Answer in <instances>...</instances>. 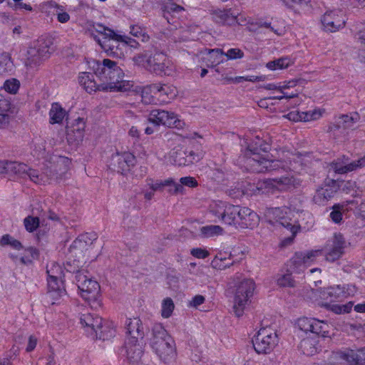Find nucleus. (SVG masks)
Returning <instances> with one entry per match:
<instances>
[{
	"label": "nucleus",
	"mask_w": 365,
	"mask_h": 365,
	"mask_svg": "<svg viewBox=\"0 0 365 365\" xmlns=\"http://www.w3.org/2000/svg\"><path fill=\"white\" fill-rule=\"evenodd\" d=\"M95 74L102 81L100 89L109 92H126L133 87V82L123 79L125 74L117 62L104 59L97 63Z\"/></svg>",
	"instance_id": "1"
},
{
	"label": "nucleus",
	"mask_w": 365,
	"mask_h": 365,
	"mask_svg": "<svg viewBox=\"0 0 365 365\" xmlns=\"http://www.w3.org/2000/svg\"><path fill=\"white\" fill-rule=\"evenodd\" d=\"M47 163L43 173L28 167L26 177L36 184L45 185L52 182H59L67 173L69 166L68 158L52 155L46 160Z\"/></svg>",
	"instance_id": "2"
},
{
	"label": "nucleus",
	"mask_w": 365,
	"mask_h": 365,
	"mask_svg": "<svg viewBox=\"0 0 365 365\" xmlns=\"http://www.w3.org/2000/svg\"><path fill=\"white\" fill-rule=\"evenodd\" d=\"M150 346L161 362L170 364L175 361L176 356L175 341L160 324H155L153 328Z\"/></svg>",
	"instance_id": "3"
},
{
	"label": "nucleus",
	"mask_w": 365,
	"mask_h": 365,
	"mask_svg": "<svg viewBox=\"0 0 365 365\" xmlns=\"http://www.w3.org/2000/svg\"><path fill=\"white\" fill-rule=\"evenodd\" d=\"M229 289L235 288L233 293V312L236 317H242L255 289V283L253 279H242L239 274L230 279L227 284Z\"/></svg>",
	"instance_id": "4"
},
{
	"label": "nucleus",
	"mask_w": 365,
	"mask_h": 365,
	"mask_svg": "<svg viewBox=\"0 0 365 365\" xmlns=\"http://www.w3.org/2000/svg\"><path fill=\"white\" fill-rule=\"evenodd\" d=\"M314 301L320 306L329 307L333 312L341 314L349 313L353 307L352 302L343 305L333 304L344 297V292L339 286L327 288L324 290H317L312 292Z\"/></svg>",
	"instance_id": "5"
},
{
	"label": "nucleus",
	"mask_w": 365,
	"mask_h": 365,
	"mask_svg": "<svg viewBox=\"0 0 365 365\" xmlns=\"http://www.w3.org/2000/svg\"><path fill=\"white\" fill-rule=\"evenodd\" d=\"M315 257L314 252H299L287 264V272H280L275 277L276 283L282 287L294 286V280L292 277L293 273H300L307 269Z\"/></svg>",
	"instance_id": "6"
},
{
	"label": "nucleus",
	"mask_w": 365,
	"mask_h": 365,
	"mask_svg": "<svg viewBox=\"0 0 365 365\" xmlns=\"http://www.w3.org/2000/svg\"><path fill=\"white\" fill-rule=\"evenodd\" d=\"M47 273V298L52 304H59L61 299L66 295L63 280V269L59 264L53 262L48 266Z\"/></svg>",
	"instance_id": "7"
},
{
	"label": "nucleus",
	"mask_w": 365,
	"mask_h": 365,
	"mask_svg": "<svg viewBox=\"0 0 365 365\" xmlns=\"http://www.w3.org/2000/svg\"><path fill=\"white\" fill-rule=\"evenodd\" d=\"M76 279L81 297L91 308L95 309L100 308L102 306V301L98 282L83 272H78Z\"/></svg>",
	"instance_id": "8"
},
{
	"label": "nucleus",
	"mask_w": 365,
	"mask_h": 365,
	"mask_svg": "<svg viewBox=\"0 0 365 365\" xmlns=\"http://www.w3.org/2000/svg\"><path fill=\"white\" fill-rule=\"evenodd\" d=\"M252 345L259 354L271 353L278 343L276 331L271 327H262L253 336Z\"/></svg>",
	"instance_id": "9"
},
{
	"label": "nucleus",
	"mask_w": 365,
	"mask_h": 365,
	"mask_svg": "<svg viewBox=\"0 0 365 365\" xmlns=\"http://www.w3.org/2000/svg\"><path fill=\"white\" fill-rule=\"evenodd\" d=\"M272 212L276 217L277 221L291 233V236L282 240L279 244L280 248H286L287 245L292 243L300 227L295 220H292V217L294 216V212L290 208L287 207L282 208L276 207L273 210Z\"/></svg>",
	"instance_id": "10"
},
{
	"label": "nucleus",
	"mask_w": 365,
	"mask_h": 365,
	"mask_svg": "<svg viewBox=\"0 0 365 365\" xmlns=\"http://www.w3.org/2000/svg\"><path fill=\"white\" fill-rule=\"evenodd\" d=\"M246 155L247 157L245 162V165L252 172H270L282 168L280 161L262 158L255 149H248Z\"/></svg>",
	"instance_id": "11"
},
{
	"label": "nucleus",
	"mask_w": 365,
	"mask_h": 365,
	"mask_svg": "<svg viewBox=\"0 0 365 365\" xmlns=\"http://www.w3.org/2000/svg\"><path fill=\"white\" fill-rule=\"evenodd\" d=\"M297 327L304 332H311L322 337L329 336V324L316 318L301 317L296 322Z\"/></svg>",
	"instance_id": "12"
},
{
	"label": "nucleus",
	"mask_w": 365,
	"mask_h": 365,
	"mask_svg": "<svg viewBox=\"0 0 365 365\" xmlns=\"http://www.w3.org/2000/svg\"><path fill=\"white\" fill-rule=\"evenodd\" d=\"M135 163V157L131 153H116L111 155L108 167L114 172L124 175L130 170Z\"/></svg>",
	"instance_id": "13"
},
{
	"label": "nucleus",
	"mask_w": 365,
	"mask_h": 365,
	"mask_svg": "<svg viewBox=\"0 0 365 365\" xmlns=\"http://www.w3.org/2000/svg\"><path fill=\"white\" fill-rule=\"evenodd\" d=\"M323 29L326 31L336 32L346 25V17L341 9L327 11L321 19Z\"/></svg>",
	"instance_id": "14"
},
{
	"label": "nucleus",
	"mask_w": 365,
	"mask_h": 365,
	"mask_svg": "<svg viewBox=\"0 0 365 365\" xmlns=\"http://www.w3.org/2000/svg\"><path fill=\"white\" fill-rule=\"evenodd\" d=\"M200 158V155L193 151L187 152L180 147L175 148L169 153L170 162L178 166H188L197 162Z\"/></svg>",
	"instance_id": "15"
},
{
	"label": "nucleus",
	"mask_w": 365,
	"mask_h": 365,
	"mask_svg": "<svg viewBox=\"0 0 365 365\" xmlns=\"http://www.w3.org/2000/svg\"><path fill=\"white\" fill-rule=\"evenodd\" d=\"M142 340L136 339H126L125 345L121 349V354L131 363L138 362L143 354Z\"/></svg>",
	"instance_id": "16"
},
{
	"label": "nucleus",
	"mask_w": 365,
	"mask_h": 365,
	"mask_svg": "<svg viewBox=\"0 0 365 365\" xmlns=\"http://www.w3.org/2000/svg\"><path fill=\"white\" fill-rule=\"evenodd\" d=\"M71 250H77L79 251H87L89 250L103 249L101 242L94 233H86L79 235L70 247Z\"/></svg>",
	"instance_id": "17"
},
{
	"label": "nucleus",
	"mask_w": 365,
	"mask_h": 365,
	"mask_svg": "<svg viewBox=\"0 0 365 365\" xmlns=\"http://www.w3.org/2000/svg\"><path fill=\"white\" fill-rule=\"evenodd\" d=\"M331 168L336 173L345 174L365 167V155L357 160L348 163V158L343 156L330 164Z\"/></svg>",
	"instance_id": "18"
},
{
	"label": "nucleus",
	"mask_w": 365,
	"mask_h": 365,
	"mask_svg": "<svg viewBox=\"0 0 365 365\" xmlns=\"http://www.w3.org/2000/svg\"><path fill=\"white\" fill-rule=\"evenodd\" d=\"M115 37L108 36L103 37V38L96 36L95 39L108 55L118 56L119 55L118 53L119 43L120 41L127 42V41L121 35L115 34ZM128 43H129V41H128Z\"/></svg>",
	"instance_id": "19"
},
{
	"label": "nucleus",
	"mask_w": 365,
	"mask_h": 365,
	"mask_svg": "<svg viewBox=\"0 0 365 365\" xmlns=\"http://www.w3.org/2000/svg\"><path fill=\"white\" fill-rule=\"evenodd\" d=\"M340 358L348 363L354 364H365V349L352 350H346L340 354L333 353L331 359H336Z\"/></svg>",
	"instance_id": "20"
},
{
	"label": "nucleus",
	"mask_w": 365,
	"mask_h": 365,
	"mask_svg": "<svg viewBox=\"0 0 365 365\" xmlns=\"http://www.w3.org/2000/svg\"><path fill=\"white\" fill-rule=\"evenodd\" d=\"M212 20L217 24L222 26L235 25L236 14L231 9H215L211 13Z\"/></svg>",
	"instance_id": "21"
},
{
	"label": "nucleus",
	"mask_w": 365,
	"mask_h": 365,
	"mask_svg": "<svg viewBox=\"0 0 365 365\" xmlns=\"http://www.w3.org/2000/svg\"><path fill=\"white\" fill-rule=\"evenodd\" d=\"M126 339H143V328L141 320L138 317L128 319L126 322Z\"/></svg>",
	"instance_id": "22"
},
{
	"label": "nucleus",
	"mask_w": 365,
	"mask_h": 365,
	"mask_svg": "<svg viewBox=\"0 0 365 365\" xmlns=\"http://www.w3.org/2000/svg\"><path fill=\"white\" fill-rule=\"evenodd\" d=\"M80 323L85 331L93 335L94 333H98V329L102 324V319L98 316L84 314L80 317Z\"/></svg>",
	"instance_id": "23"
},
{
	"label": "nucleus",
	"mask_w": 365,
	"mask_h": 365,
	"mask_svg": "<svg viewBox=\"0 0 365 365\" xmlns=\"http://www.w3.org/2000/svg\"><path fill=\"white\" fill-rule=\"evenodd\" d=\"M235 263L231 252H216L211 261V266L217 270H222L230 267Z\"/></svg>",
	"instance_id": "24"
},
{
	"label": "nucleus",
	"mask_w": 365,
	"mask_h": 365,
	"mask_svg": "<svg viewBox=\"0 0 365 365\" xmlns=\"http://www.w3.org/2000/svg\"><path fill=\"white\" fill-rule=\"evenodd\" d=\"M335 186L325 185L317 190L313 201L318 205H325L336 193Z\"/></svg>",
	"instance_id": "25"
},
{
	"label": "nucleus",
	"mask_w": 365,
	"mask_h": 365,
	"mask_svg": "<svg viewBox=\"0 0 365 365\" xmlns=\"http://www.w3.org/2000/svg\"><path fill=\"white\" fill-rule=\"evenodd\" d=\"M154 89L156 90L158 97L163 102L175 98L178 95L177 88L171 84L155 83Z\"/></svg>",
	"instance_id": "26"
},
{
	"label": "nucleus",
	"mask_w": 365,
	"mask_h": 365,
	"mask_svg": "<svg viewBox=\"0 0 365 365\" xmlns=\"http://www.w3.org/2000/svg\"><path fill=\"white\" fill-rule=\"evenodd\" d=\"M79 83L81 86L89 93L95 92L97 90L102 91L100 89V86L97 85L94 79V75L91 73H82L78 77Z\"/></svg>",
	"instance_id": "27"
},
{
	"label": "nucleus",
	"mask_w": 365,
	"mask_h": 365,
	"mask_svg": "<svg viewBox=\"0 0 365 365\" xmlns=\"http://www.w3.org/2000/svg\"><path fill=\"white\" fill-rule=\"evenodd\" d=\"M47 53L46 48H39L38 51L33 50L29 52L30 56L26 61V66L31 68L37 67L48 57Z\"/></svg>",
	"instance_id": "28"
},
{
	"label": "nucleus",
	"mask_w": 365,
	"mask_h": 365,
	"mask_svg": "<svg viewBox=\"0 0 365 365\" xmlns=\"http://www.w3.org/2000/svg\"><path fill=\"white\" fill-rule=\"evenodd\" d=\"M97 337L102 340H109L115 336V328L112 322L103 321L98 329V333H94Z\"/></svg>",
	"instance_id": "29"
},
{
	"label": "nucleus",
	"mask_w": 365,
	"mask_h": 365,
	"mask_svg": "<svg viewBox=\"0 0 365 365\" xmlns=\"http://www.w3.org/2000/svg\"><path fill=\"white\" fill-rule=\"evenodd\" d=\"M300 349L307 356L314 355L319 350L318 341L316 338H305L300 342Z\"/></svg>",
	"instance_id": "30"
},
{
	"label": "nucleus",
	"mask_w": 365,
	"mask_h": 365,
	"mask_svg": "<svg viewBox=\"0 0 365 365\" xmlns=\"http://www.w3.org/2000/svg\"><path fill=\"white\" fill-rule=\"evenodd\" d=\"M160 125H164L169 128L180 127V120L178 119V115L172 112L165 110H163L160 116Z\"/></svg>",
	"instance_id": "31"
},
{
	"label": "nucleus",
	"mask_w": 365,
	"mask_h": 365,
	"mask_svg": "<svg viewBox=\"0 0 365 365\" xmlns=\"http://www.w3.org/2000/svg\"><path fill=\"white\" fill-rule=\"evenodd\" d=\"M66 115V110L58 103L51 105L49 110V122L51 124L61 123Z\"/></svg>",
	"instance_id": "32"
},
{
	"label": "nucleus",
	"mask_w": 365,
	"mask_h": 365,
	"mask_svg": "<svg viewBox=\"0 0 365 365\" xmlns=\"http://www.w3.org/2000/svg\"><path fill=\"white\" fill-rule=\"evenodd\" d=\"M155 84H151L139 88L138 92L140 93L141 101L145 104H155L156 103V98L155 95H157V91L154 89Z\"/></svg>",
	"instance_id": "33"
},
{
	"label": "nucleus",
	"mask_w": 365,
	"mask_h": 365,
	"mask_svg": "<svg viewBox=\"0 0 365 365\" xmlns=\"http://www.w3.org/2000/svg\"><path fill=\"white\" fill-rule=\"evenodd\" d=\"M259 222V217L257 214L248 209V212L244 214L242 220H240V227L245 228H253L257 226Z\"/></svg>",
	"instance_id": "34"
},
{
	"label": "nucleus",
	"mask_w": 365,
	"mask_h": 365,
	"mask_svg": "<svg viewBox=\"0 0 365 365\" xmlns=\"http://www.w3.org/2000/svg\"><path fill=\"white\" fill-rule=\"evenodd\" d=\"M175 304L170 297L164 298L160 302V313L163 319H169L175 310Z\"/></svg>",
	"instance_id": "35"
},
{
	"label": "nucleus",
	"mask_w": 365,
	"mask_h": 365,
	"mask_svg": "<svg viewBox=\"0 0 365 365\" xmlns=\"http://www.w3.org/2000/svg\"><path fill=\"white\" fill-rule=\"evenodd\" d=\"M294 64V61L289 57H282L276 60L269 61L266 67L272 71L284 69Z\"/></svg>",
	"instance_id": "36"
},
{
	"label": "nucleus",
	"mask_w": 365,
	"mask_h": 365,
	"mask_svg": "<svg viewBox=\"0 0 365 365\" xmlns=\"http://www.w3.org/2000/svg\"><path fill=\"white\" fill-rule=\"evenodd\" d=\"M223 229L219 225H206L200 227L199 235L202 237L209 238L222 235Z\"/></svg>",
	"instance_id": "37"
},
{
	"label": "nucleus",
	"mask_w": 365,
	"mask_h": 365,
	"mask_svg": "<svg viewBox=\"0 0 365 365\" xmlns=\"http://www.w3.org/2000/svg\"><path fill=\"white\" fill-rule=\"evenodd\" d=\"M38 252H14L11 258L16 264H29L36 257Z\"/></svg>",
	"instance_id": "38"
},
{
	"label": "nucleus",
	"mask_w": 365,
	"mask_h": 365,
	"mask_svg": "<svg viewBox=\"0 0 365 365\" xmlns=\"http://www.w3.org/2000/svg\"><path fill=\"white\" fill-rule=\"evenodd\" d=\"M227 204L220 200L212 201L209 205V212L215 217L222 220Z\"/></svg>",
	"instance_id": "39"
},
{
	"label": "nucleus",
	"mask_w": 365,
	"mask_h": 365,
	"mask_svg": "<svg viewBox=\"0 0 365 365\" xmlns=\"http://www.w3.org/2000/svg\"><path fill=\"white\" fill-rule=\"evenodd\" d=\"M209 54H216V56L225 55L228 59L242 58L244 56L243 52L239 48H230L227 53H224L220 48L211 49L208 51Z\"/></svg>",
	"instance_id": "40"
},
{
	"label": "nucleus",
	"mask_w": 365,
	"mask_h": 365,
	"mask_svg": "<svg viewBox=\"0 0 365 365\" xmlns=\"http://www.w3.org/2000/svg\"><path fill=\"white\" fill-rule=\"evenodd\" d=\"M9 175H16L20 178H25L28 166L24 163L15 161H9Z\"/></svg>",
	"instance_id": "41"
},
{
	"label": "nucleus",
	"mask_w": 365,
	"mask_h": 365,
	"mask_svg": "<svg viewBox=\"0 0 365 365\" xmlns=\"http://www.w3.org/2000/svg\"><path fill=\"white\" fill-rule=\"evenodd\" d=\"M264 182L272 185L273 187H275L279 190H284L288 186L292 185L293 180L292 178L288 176H282L280 178L268 179Z\"/></svg>",
	"instance_id": "42"
},
{
	"label": "nucleus",
	"mask_w": 365,
	"mask_h": 365,
	"mask_svg": "<svg viewBox=\"0 0 365 365\" xmlns=\"http://www.w3.org/2000/svg\"><path fill=\"white\" fill-rule=\"evenodd\" d=\"M238 209V205L227 204L225 215L222 220L224 221L227 225H235L236 217L237 215V213L239 212Z\"/></svg>",
	"instance_id": "43"
},
{
	"label": "nucleus",
	"mask_w": 365,
	"mask_h": 365,
	"mask_svg": "<svg viewBox=\"0 0 365 365\" xmlns=\"http://www.w3.org/2000/svg\"><path fill=\"white\" fill-rule=\"evenodd\" d=\"M332 251L350 249L351 243L347 242L341 233H335L332 237Z\"/></svg>",
	"instance_id": "44"
},
{
	"label": "nucleus",
	"mask_w": 365,
	"mask_h": 365,
	"mask_svg": "<svg viewBox=\"0 0 365 365\" xmlns=\"http://www.w3.org/2000/svg\"><path fill=\"white\" fill-rule=\"evenodd\" d=\"M359 119L357 113H354L351 115H342L339 118L337 121V126L339 128H349L353 126Z\"/></svg>",
	"instance_id": "45"
},
{
	"label": "nucleus",
	"mask_w": 365,
	"mask_h": 365,
	"mask_svg": "<svg viewBox=\"0 0 365 365\" xmlns=\"http://www.w3.org/2000/svg\"><path fill=\"white\" fill-rule=\"evenodd\" d=\"M165 59V53L157 52L154 55L151 56L150 66H148V71L153 73L158 74L160 73V62L163 61Z\"/></svg>",
	"instance_id": "46"
},
{
	"label": "nucleus",
	"mask_w": 365,
	"mask_h": 365,
	"mask_svg": "<svg viewBox=\"0 0 365 365\" xmlns=\"http://www.w3.org/2000/svg\"><path fill=\"white\" fill-rule=\"evenodd\" d=\"M0 245L2 247L9 246L14 250H21L23 246L21 243L9 235H4L0 239Z\"/></svg>",
	"instance_id": "47"
},
{
	"label": "nucleus",
	"mask_w": 365,
	"mask_h": 365,
	"mask_svg": "<svg viewBox=\"0 0 365 365\" xmlns=\"http://www.w3.org/2000/svg\"><path fill=\"white\" fill-rule=\"evenodd\" d=\"M151 56L152 55L149 52L143 51V53L135 55L133 58V60L136 65L142 66L148 71Z\"/></svg>",
	"instance_id": "48"
},
{
	"label": "nucleus",
	"mask_w": 365,
	"mask_h": 365,
	"mask_svg": "<svg viewBox=\"0 0 365 365\" xmlns=\"http://www.w3.org/2000/svg\"><path fill=\"white\" fill-rule=\"evenodd\" d=\"M14 64L11 55L4 52L0 54V70L1 71H11L13 70Z\"/></svg>",
	"instance_id": "49"
},
{
	"label": "nucleus",
	"mask_w": 365,
	"mask_h": 365,
	"mask_svg": "<svg viewBox=\"0 0 365 365\" xmlns=\"http://www.w3.org/2000/svg\"><path fill=\"white\" fill-rule=\"evenodd\" d=\"M164 187H169L168 192L172 195L182 194L184 187L182 185L175 182L173 178H168L163 180Z\"/></svg>",
	"instance_id": "50"
},
{
	"label": "nucleus",
	"mask_w": 365,
	"mask_h": 365,
	"mask_svg": "<svg viewBox=\"0 0 365 365\" xmlns=\"http://www.w3.org/2000/svg\"><path fill=\"white\" fill-rule=\"evenodd\" d=\"M160 68L161 71L160 73H158V75L164 74L170 76L174 70V66L171 60L165 54L164 61L160 62Z\"/></svg>",
	"instance_id": "51"
},
{
	"label": "nucleus",
	"mask_w": 365,
	"mask_h": 365,
	"mask_svg": "<svg viewBox=\"0 0 365 365\" xmlns=\"http://www.w3.org/2000/svg\"><path fill=\"white\" fill-rule=\"evenodd\" d=\"M24 225L28 232H32L39 227L40 221L37 217L28 216L24 220Z\"/></svg>",
	"instance_id": "52"
},
{
	"label": "nucleus",
	"mask_w": 365,
	"mask_h": 365,
	"mask_svg": "<svg viewBox=\"0 0 365 365\" xmlns=\"http://www.w3.org/2000/svg\"><path fill=\"white\" fill-rule=\"evenodd\" d=\"M20 87V82L16 78L6 80L4 83L5 91L11 94H16Z\"/></svg>",
	"instance_id": "53"
},
{
	"label": "nucleus",
	"mask_w": 365,
	"mask_h": 365,
	"mask_svg": "<svg viewBox=\"0 0 365 365\" xmlns=\"http://www.w3.org/2000/svg\"><path fill=\"white\" fill-rule=\"evenodd\" d=\"M130 33L133 36L140 39L143 42L147 41L149 39V36L146 34L145 29L138 25L131 26Z\"/></svg>",
	"instance_id": "54"
},
{
	"label": "nucleus",
	"mask_w": 365,
	"mask_h": 365,
	"mask_svg": "<svg viewBox=\"0 0 365 365\" xmlns=\"http://www.w3.org/2000/svg\"><path fill=\"white\" fill-rule=\"evenodd\" d=\"M162 111H163V110H161V109L152 110L148 115V118H147L148 122H149L156 126H160V116L162 114Z\"/></svg>",
	"instance_id": "55"
},
{
	"label": "nucleus",
	"mask_w": 365,
	"mask_h": 365,
	"mask_svg": "<svg viewBox=\"0 0 365 365\" xmlns=\"http://www.w3.org/2000/svg\"><path fill=\"white\" fill-rule=\"evenodd\" d=\"M303 121H311V120H315L319 118H320L322 115V112L321 110L315 109L314 110L307 111V112H302Z\"/></svg>",
	"instance_id": "56"
},
{
	"label": "nucleus",
	"mask_w": 365,
	"mask_h": 365,
	"mask_svg": "<svg viewBox=\"0 0 365 365\" xmlns=\"http://www.w3.org/2000/svg\"><path fill=\"white\" fill-rule=\"evenodd\" d=\"M96 31L101 35V38H103V37H108V36H114L115 37V33L108 29V28H106L105 26H103V25H100V24H98L96 26V27L95 28ZM101 38V37H99Z\"/></svg>",
	"instance_id": "57"
},
{
	"label": "nucleus",
	"mask_w": 365,
	"mask_h": 365,
	"mask_svg": "<svg viewBox=\"0 0 365 365\" xmlns=\"http://www.w3.org/2000/svg\"><path fill=\"white\" fill-rule=\"evenodd\" d=\"M205 302V297L201 294H197L194 296L188 302L187 306L197 309L199 306Z\"/></svg>",
	"instance_id": "58"
},
{
	"label": "nucleus",
	"mask_w": 365,
	"mask_h": 365,
	"mask_svg": "<svg viewBox=\"0 0 365 365\" xmlns=\"http://www.w3.org/2000/svg\"><path fill=\"white\" fill-rule=\"evenodd\" d=\"M180 185L182 186H187L189 187H195L198 183L196 179L191 176L183 177L180 179Z\"/></svg>",
	"instance_id": "59"
},
{
	"label": "nucleus",
	"mask_w": 365,
	"mask_h": 365,
	"mask_svg": "<svg viewBox=\"0 0 365 365\" xmlns=\"http://www.w3.org/2000/svg\"><path fill=\"white\" fill-rule=\"evenodd\" d=\"M282 1L287 6L294 8L297 6H303L307 5L309 0H282Z\"/></svg>",
	"instance_id": "60"
},
{
	"label": "nucleus",
	"mask_w": 365,
	"mask_h": 365,
	"mask_svg": "<svg viewBox=\"0 0 365 365\" xmlns=\"http://www.w3.org/2000/svg\"><path fill=\"white\" fill-rule=\"evenodd\" d=\"M301 114L302 112L292 111L287 115V118L292 121H303L302 115Z\"/></svg>",
	"instance_id": "61"
},
{
	"label": "nucleus",
	"mask_w": 365,
	"mask_h": 365,
	"mask_svg": "<svg viewBox=\"0 0 365 365\" xmlns=\"http://www.w3.org/2000/svg\"><path fill=\"white\" fill-rule=\"evenodd\" d=\"M248 207L239 206V212L237 213V215L236 217L235 226L240 227V220H242L244 214H246V212H248Z\"/></svg>",
	"instance_id": "62"
},
{
	"label": "nucleus",
	"mask_w": 365,
	"mask_h": 365,
	"mask_svg": "<svg viewBox=\"0 0 365 365\" xmlns=\"http://www.w3.org/2000/svg\"><path fill=\"white\" fill-rule=\"evenodd\" d=\"M165 9L168 12H179L182 10V7L177 5L175 3H168L165 6Z\"/></svg>",
	"instance_id": "63"
},
{
	"label": "nucleus",
	"mask_w": 365,
	"mask_h": 365,
	"mask_svg": "<svg viewBox=\"0 0 365 365\" xmlns=\"http://www.w3.org/2000/svg\"><path fill=\"white\" fill-rule=\"evenodd\" d=\"M57 19L61 23H66L70 19V16L62 10L57 11Z\"/></svg>",
	"instance_id": "64"
}]
</instances>
